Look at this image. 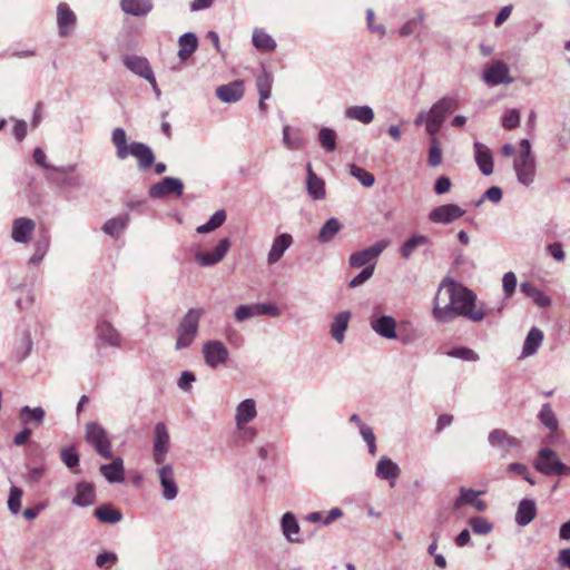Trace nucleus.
Instances as JSON below:
<instances>
[{"label": "nucleus", "mask_w": 570, "mask_h": 570, "mask_svg": "<svg viewBox=\"0 0 570 570\" xmlns=\"http://www.w3.org/2000/svg\"><path fill=\"white\" fill-rule=\"evenodd\" d=\"M111 141L115 146L117 158L125 160L129 156L135 157L138 161V168L140 170H147L155 161L153 149L148 145L139 141L127 144V134L120 127L112 130Z\"/></svg>", "instance_id": "1"}, {"label": "nucleus", "mask_w": 570, "mask_h": 570, "mask_svg": "<svg viewBox=\"0 0 570 570\" xmlns=\"http://www.w3.org/2000/svg\"><path fill=\"white\" fill-rule=\"evenodd\" d=\"M454 296L455 281L444 278L433 298L432 316L438 323L448 324L456 320Z\"/></svg>", "instance_id": "2"}, {"label": "nucleus", "mask_w": 570, "mask_h": 570, "mask_svg": "<svg viewBox=\"0 0 570 570\" xmlns=\"http://www.w3.org/2000/svg\"><path fill=\"white\" fill-rule=\"evenodd\" d=\"M455 312L458 317H465L471 322L478 323L484 320L489 314L485 305L478 302L473 291L455 282Z\"/></svg>", "instance_id": "3"}, {"label": "nucleus", "mask_w": 570, "mask_h": 570, "mask_svg": "<svg viewBox=\"0 0 570 570\" xmlns=\"http://www.w3.org/2000/svg\"><path fill=\"white\" fill-rule=\"evenodd\" d=\"M513 169L518 181L524 186H529L534 180L535 158L531 151V142L528 139L520 141V150L514 158Z\"/></svg>", "instance_id": "4"}, {"label": "nucleus", "mask_w": 570, "mask_h": 570, "mask_svg": "<svg viewBox=\"0 0 570 570\" xmlns=\"http://www.w3.org/2000/svg\"><path fill=\"white\" fill-rule=\"evenodd\" d=\"M204 308H190L183 317L177 328L176 350L180 351L190 346L197 335L199 321L204 315Z\"/></svg>", "instance_id": "5"}, {"label": "nucleus", "mask_w": 570, "mask_h": 570, "mask_svg": "<svg viewBox=\"0 0 570 570\" xmlns=\"http://www.w3.org/2000/svg\"><path fill=\"white\" fill-rule=\"evenodd\" d=\"M533 466L540 473L552 475H569L570 466L561 462L558 453L550 448H542L539 450Z\"/></svg>", "instance_id": "6"}, {"label": "nucleus", "mask_w": 570, "mask_h": 570, "mask_svg": "<svg viewBox=\"0 0 570 570\" xmlns=\"http://www.w3.org/2000/svg\"><path fill=\"white\" fill-rule=\"evenodd\" d=\"M458 107V101L452 97H443L436 101L430 109V118L426 124V132L430 138H436L446 115Z\"/></svg>", "instance_id": "7"}, {"label": "nucleus", "mask_w": 570, "mask_h": 570, "mask_svg": "<svg viewBox=\"0 0 570 570\" xmlns=\"http://www.w3.org/2000/svg\"><path fill=\"white\" fill-rule=\"evenodd\" d=\"M85 439L99 455L105 459H112L111 443L106 430L100 424L97 422L87 423Z\"/></svg>", "instance_id": "8"}, {"label": "nucleus", "mask_w": 570, "mask_h": 570, "mask_svg": "<svg viewBox=\"0 0 570 570\" xmlns=\"http://www.w3.org/2000/svg\"><path fill=\"white\" fill-rule=\"evenodd\" d=\"M371 330L385 340H396V320L383 313L381 307H375L368 318Z\"/></svg>", "instance_id": "9"}, {"label": "nucleus", "mask_w": 570, "mask_h": 570, "mask_svg": "<svg viewBox=\"0 0 570 570\" xmlns=\"http://www.w3.org/2000/svg\"><path fill=\"white\" fill-rule=\"evenodd\" d=\"M387 239H382L373 244L372 246L358 250L350 256L348 263L354 268H361L363 266L375 265L376 259L389 246Z\"/></svg>", "instance_id": "10"}, {"label": "nucleus", "mask_w": 570, "mask_h": 570, "mask_svg": "<svg viewBox=\"0 0 570 570\" xmlns=\"http://www.w3.org/2000/svg\"><path fill=\"white\" fill-rule=\"evenodd\" d=\"M232 246L229 238H222L213 250H197L194 254L196 263L202 267H209L218 264L227 255Z\"/></svg>", "instance_id": "11"}, {"label": "nucleus", "mask_w": 570, "mask_h": 570, "mask_svg": "<svg viewBox=\"0 0 570 570\" xmlns=\"http://www.w3.org/2000/svg\"><path fill=\"white\" fill-rule=\"evenodd\" d=\"M482 78L487 85L492 87L513 82L508 65L500 60L490 63L484 69Z\"/></svg>", "instance_id": "12"}, {"label": "nucleus", "mask_w": 570, "mask_h": 570, "mask_svg": "<svg viewBox=\"0 0 570 570\" xmlns=\"http://www.w3.org/2000/svg\"><path fill=\"white\" fill-rule=\"evenodd\" d=\"M184 183L176 177H165L149 187L148 194L151 198L160 199L168 195L181 196Z\"/></svg>", "instance_id": "13"}, {"label": "nucleus", "mask_w": 570, "mask_h": 570, "mask_svg": "<svg viewBox=\"0 0 570 570\" xmlns=\"http://www.w3.org/2000/svg\"><path fill=\"white\" fill-rule=\"evenodd\" d=\"M203 354L206 364L216 368L218 365L226 363L229 352L223 342L209 341L204 344Z\"/></svg>", "instance_id": "14"}, {"label": "nucleus", "mask_w": 570, "mask_h": 570, "mask_svg": "<svg viewBox=\"0 0 570 570\" xmlns=\"http://www.w3.org/2000/svg\"><path fill=\"white\" fill-rule=\"evenodd\" d=\"M169 451V434L166 425L159 422L155 426L153 456L157 464H163Z\"/></svg>", "instance_id": "15"}, {"label": "nucleus", "mask_w": 570, "mask_h": 570, "mask_svg": "<svg viewBox=\"0 0 570 570\" xmlns=\"http://www.w3.org/2000/svg\"><path fill=\"white\" fill-rule=\"evenodd\" d=\"M465 210L455 204H445L435 207L429 214V219L435 224H451L460 219Z\"/></svg>", "instance_id": "16"}, {"label": "nucleus", "mask_w": 570, "mask_h": 570, "mask_svg": "<svg viewBox=\"0 0 570 570\" xmlns=\"http://www.w3.org/2000/svg\"><path fill=\"white\" fill-rule=\"evenodd\" d=\"M158 479L161 485V495L166 501H173L178 494L175 470L171 464H164L158 469Z\"/></svg>", "instance_id": "17"}, {"label": "nucleus", "mask_w": 570, "mask_h": 570, "mask_svg": "<svg viewBox=\"0 0 570 570\" xmlns=\"http://www.w3.org/2000/svg\"><path fill=\"white\" fill-rule=\"evenodd\" d=\"M77 17L75 12L65 2L57 7V26L60 37H68L71 35L76 27Z\"/></svg>", "instance_id": "18"}, {"label": "nucleus", "mask_w": 570, "mask_h": 570, "mask_svg": "<svg viewBox=\"0 0 570 570\" xmlns=\"http://www.w3.org/2000/svg\"><path fill=\"white\" fill-rule=\"evenodd\" d=\"M36 229V223L28 217H19L12 222L11 238L18 244H27Z\"/></svg>", "instance_id": "19"}, {"label": "nucleus", "mask_w": 570, "mask_h": 570, "mask_svg": "<svg viewBox=\"0 0 570 570\" xmlns=\"http://www.w3.org/2000/svg\"><path fill=\"white\" fill-rule=\"evenodd\" d=\"M488 442L492 448H498L504 452L518 449L521 442L515 436L509 434L505 430L494 429L489 433Z\"/></svg>", "instance_id": "20"}, {"label": "nucleus", "mask_w": 570, "mask_h": 570, "mask_svg": "<svg viewBox=\"0 0 570 570\" xmlns=\"http://www.w3.org/2000/svg\"><path fill=\"white\" fill-rule=\"evenodd\" d=\"M293 237L288 233L277 235L272 243V246L267 253V264L275 265L284 256L285 252L292 246Z\"/></svg>", "instance_id": "21"}, {"label": "nucleus", "mask_w": 570, "mask_h": 570, "mask_svg": "<svg viewBox=\"0 0 570 570\" xmlns=\"http://www.w3.org/2000/svg\"><path fill=\"white\" fill-rule=\"evenodd\" d=\"M480 494V491L470 488H461L459 497L453 502V510H460L463 505H471L476 511H484L487 509V503L479 499Z\"/></svg>", "instance_id": "22"}, {"label": "nucleus", "mask_w": 570, "mask_h": 570, "mask_svg": "<svg viewBox=\"0 0 570 570\" xmlns=\"http://www.w3.org/2000/svg\"><path fill=\"white\" fill-rule=\"evenodd\" d=\"M97 340L111 347H120L122 338L120 333L108 321H100L96 326Z\"/></svg>", "instance_id": "23"}, {"label": "nucleus", "mask_w": 570, "mask_h": 570, "mask_svg": "<svg viewBox=\"0 0 570 570\" xmlns=\"http://www.w3.org/2000/svg\"><path fill=\"white\" fill-rule=\"evenodd\" d=\"M125 66L135 75L146 79L148 82L154 81V71L147 58L140 56H127L124 59Z\"/></svg>", "instance_id": "24"}, {"label": "nucleus", "mask_w": 570, "mask_h": 570, "mask_svg": "<svg viewBox=\"0 0 570 570\" xmlns=\"http://www.w3.org/2000/svg\"><path fill=\"white\" fill-rule=\"evenodd\" d=\"M400 474L401 469L395 462L385 455L381 456L375 468V475L379 479L386 480L391 487H394Z\"/></svg>", "instance_id": "25"}, {"label": "nucleus", "mask_w": 570, "mask_h": 570, "mask_svg": "<svg viewBox=\"0 0 570 570\" xmlns=\"http://www.w3.org/2000/svg\"><path fill=\"white\" fill-rule=\"evenodd\" d=\"M281 529L284 538L291 543H301V527L292 512H286L281 519Z\"/></svg>", "instance_id": "26"}, {"label": "nucleus", "mask_w": 570, "mask_h": 570, "mask_svg": "<svg viewBox=\"0 0 570 570\" xmlns=\"http://www.w3.org/2000/svg\"><path fill=\"white\" fill-rule=\"evenodd\" d=\"M216 96L223 102H236L244 96V82L242 80H236L227 85H222L217 87Z\"/></svg>", "instance_id": "27"}, {"label": "nucleus", "mask_w": 570, "mask_h": 570, "mask_svg": "<svg viewBox=\"0 0 570 570\" xmlns=\"http://www.w3.org/2000/svg\"><path fill=\"white\" fill-rule=\"evenodd\" d=\"M473 148L474 158L480 171L484 176H490L493 173V158L491 150L479 141L474 142Z\"/></svg>", "instance_id": "28"}, {"label": "nucleus", "mask_w": 570, "mask_h": 570, "mask_svg": "<svg viewBox=\"0 0 570 570\" xmlns=\"http://www.w3.org/2000/svg\"><path fill=\"white\" fill-rule=\"evenodd\" d=\"M257 416V405L254 399H245L235 409V424H249Z\"/></svg>", "instance_id": "29"}, {"label": "nucleus", "mask_w": 570, "mask_h": 570, "mask_svg": "<svg viewBox=\"0 0 570 570\" xmlns=\"http://www.w3.org/2000/svg\"><path fill=\"white\" fill-rule=\"evenodd\" d=\"M111 463L102 464L100 466V473L110 483H120L125 479L124 461L117 456L111 459Z\"/></svg>", "instance_id": "30"}, {"label": "nucleus", "mask_w": 570, "mask_h": 570, "mask_svg": "<svg viewBox=\"0 0 570 570\" xmlns=\"http://www.w3.org/2000/svg\"><path fill=\"white\" fill-rule=\"evenodd\" d=\"M125 13L134 17H146L153 10L151 0H120Z\"/></svg>", "instance_id": "31"}, {"label": "nucleus", "mask_w": 570, "mask_h": 570, "mask_svg": "<svg viewBox=\"0 0 570 570\" xmlns=\"http://www.w3.org/2000/svg\"><path fill=\"white\" fill-rule=\"evenodd\" d=\"M351 313L348 311L337 313L331 323V335L338 343H343L345 338V332L348 327V321Z\"/></svg>", "instance_id": "32"}, {"label": "nucleus", "mask_w": 570, "mask_h": 570, "mask_svg": "<svg viewBox=\"0 0 570 570\" xmlns=\"http://www.w3.org/2000/svg\"><path fill=\"white\" fill-rule=\"evenodd\" d=\"M543 337V332L541 330L532 327L524 340L520 357L525 358L534 355L541 346Z\"/></svg>", "instance_id": "33"}, {"label": "nucleus", "mask_w": 570, "mask_h": 570, "mask_svg": "<svg viewBox=\"0 0 570 570\" xmlns=\"http://www.w3.org/2000/svg\"><path fill=\"white\" fill-rule=\"evenodd\" d=\"M537 515L535 503L531 499H523L520 501L517 513L515 522L521 525H528Z\"/></svg>", "instance_id": "34"}, {"label": "nucleus", "mask_w": 570, "mask_h": 570, "mask_svg": "<svg viewBox=\"0 0 570 570\" xmlns=\"http://www.w3.org/2000/svg\"><path fill=\"white\" fill-rule=\"evenodd\" d=\"M306 187L309 196L315 200L325 198V184L313 170L311 165H307V179Z\"/></svg>", "instance_id": "35"}, {"label": "nucleus", "mask_w": 570, "mask_h": 570, "mask_svg": "<svg viewBox=\"0 0 570 570\" xmlns=\"http://www.w3.org/2000/svg\"><path fill=\"white\" fill-rule=\"evenodd\" d=\"M95 502V490L92 484L80 482L76 487V495L72 503L78 507H88Z\"/></svg>", "instance_id": "36"}, {"label": "nucleus", "mask_w": 570, "mask_h": 570, "mask_svg": "<svg viewBox=\"0 0 570 570\" xmlns=\"http://www.w3.org/2000/svg\"><path fill=\"white\" fill-rule=\"evenodd\" d=\"M520 289L524 295L530 297L539 307L546 308L551 305V298L547 296L541 289L535 287L532 283H521Z\"/></svg>", "instance_id": "37"}, {"label": "nucleus", "mask_w": 570, "mask_h": 570, "mask_svg": "<svg viewBox=\"0 0 570 570\" xmlns=\"http://www.w3.org/2000/svg\"><path fill=\"white\" fill-rule=\"evenodd\" d=\"M178 57L181 61L187 60L197 49L198 39L195 33L187 32L180 36L178 40Z\"/></svg>", "instance_id": "38"}, {"label": "nucleus", "mask_w": 570, "mask_h": 570, "mask_svg": "<svg viewBox=\"0 0 570 570\" xmlns=\"http://www.w3.org/2000/svg\"><path fill=\"white\" fill-rule=\"evenodd\" d=\"M540 423L550 432H556L559 429V420L552 410L550 403L542 404L538 415Z\"/></svg>", "instance_id": "39"}, {"label": "nucleus", "mask_w": 570, "mask_h": 570, "mask_svg": "<svg viewBox=\"0 0 570 570\" xmlns=\"http://www.w3.org/2000/svg\"><path fill=\"white\" fill-rule=\"evenodd\" d=\"M345 117L368 125L374 119V111L370 106H353L345 110Z\"/></svg>", "instance_id": "40"}, {"label": "nucleus", "mask_w": 570, "mask_h": 570, "mask_svg": "<svg viewBox=\"0 0 570 570\" xmlns=\"http://www.w3.org/2000/svg\"><path fill=\"white\" fill-rule=\"evenodd\" d=\"M33 159H35L36 164L39 165L40 167L46 168V169H52L56 173H59L62 175H67V174L76 170V165H67V166H59V167L51 166L50 164L47 163V156L41 148H36L33 150Z\"/></svg>", "instance_id": "41"}, {"label": "nucleus", "mask_w": 570, "mask_h": 570, "mask_svg": "<svg viewBox=\"0 0 570 570\" xmlns=\"http://www.w3.org/2000/svg\"><path fill=\"white\" fill-rule=\"evenodd\" d=\"M95 517L100 522L110 523V524L117 523L122 519L121 512L108 504L98 507L95 510Z\"/></svg>", "instance_id": "42"}, {"label": "nucleus", "mask_w": 570, "mask_h": 570, "mask_svg": "<svg viewBox=\"0 0 570 570\" xmlns=\"http://www.w3.org/2000/svg\"><path fill=\"white\" fill-rule=\"evenodd\" d=\"M342 225L338 222L337 218H330L326 220V223L322 226L320 229V233L317 235V239L321 243H328L331 242L334 236L340 232Z\"/></svg>", "instance_id": "43"}, {"label": "nucleus", "mask_w": 570, "mask_h": 570, "mask_svg": "<svg viewBox=\"0 0 570 570\" xmlns=\"http://www.w3.org/2000/svg\"><path fill=\"white\" fill-rule=\"evenodd\" d=\"M430 243L429 237L424 235H413L400 248L401 256L403 258H410L414 250L422 245H428Z\"/></svg>", "instance_id": "44"}, {"label": "nucleus", "mask_w": 570, "mask_h": 570, "mask_svg": "<svg viewBox=\"0 0 570 570\" xmlns=\"http://www.w3.org/2000/svg\"><path fill=\"white\" fill-rule=\"evenodd\" d=\"M256 435V428L248 424H235V441L238 445L253 442Z\"/></svg>", "instance_id": "45"}, {"label": "nucleus", "mask_w": 570, "mask_h": 570, "mask_svg": "<svg viewBox=\"0 0 570 570\" xmlns=\"http://www.w3.org/2000/svg\"><path fill=\"white\" fill-rule=\"evenodd\" d=\"M253 45L262 51H272L276 47L274 39L261 29H255L253 32Z\"/></svg>", "instance_id": "46"}, {"label": "nucleus", "mask_w": 570, "mask_h": 570, "mask_svg": "<svg viewBox=\"0 0 570 570\" xmlns=\"http://www.w3.org/2000/svg\"><path fill=\"white\" fill-rule=\"evenodd\" d=\"M226 217V212L224 209H219L212 215L207 223L198 226L196 232L205 234L215 230L225 223Z\"/></svg>", "instance_id": "47"}, {"label": "nucleus", "mask_w": 570, "mask_h": 570, "mask_svg": "<svg viewBox=\"0 0 570 570\" xmlns=\"http://www.w3.org/2000/svg\"><path fill=\"white\" fill-rule=\"evenodd\" d=\"M283 141L286 148L297 150L303 146V138L298 130H292L289 126L283 128Z\"/></svg>", "instance_id": "48"}, {"label": "nucleus", "mask_w": 570, "mask_h": 570, "mask_svg": "<svg viewBox=\"0 0 570 570\" xmlns=\"http://www.w3.org/2000/svg\"><path fill=\"white\" fill-rule=\"evenodd\" d=\"M49 245H50V240H49L48 236H43L40 239H38L35 243V253L30 257L29 264L30 265H39L43 261V258L48 252Z\"/></svg>", "instance_id": "49"}, {"label": "nucleus", "mask_w": 570, "mask_h": 570, "mask_svg": "<svg viewBox=\"0 0 570 570\" xmlns=\"http://www.w3.org/2000/svg\"><path fill=\"white\" fill-rule=\"evenodd\" d=\"M128 223V216H121V217H116V218H111L109 220H107L104 226H102V230L115 237V236H118L126 227Z\"/></svg>", "instance_id": "50"}, {"label": "nucleus", "mask_w": 570, "mask_h": 570, "mask_svg": "<svg viewBox=\"0 0 570 570\" xmlns=\"http://www.w3.org/2000/svg\"><path fill=\"white\" fill-rule=\"evenodd\" d=\"M46 412L42 407H30V406H23L20 410V416L22 420L26 421H32L38 425H41L45 419Z\"/></svg>", "instance_id": "51"}, {"label": "nucleus", "mask_w": 570, "mask_h": 570, "mask_svg": "<svg viewBox=\"0 0 570 570\" xmlns=\"http://www.w3.org/2000/svg\"><path fill=\"white\" fill-rule=\"evenodd\" d=\"M472 531L479 535H485L493 529L492 523L483 517H473L469 520Z\"/></svg>", "instance_id": "52"}, {"label": "nucleus", "mask_w": 570, "mask_h": 570, "mask_svg": "<svg viewBox=\"0 0 570 570\" xmlns=\"http://www.w3.org/2000/svg\"><path fill=\"white\" fill-rule=\"evenodd\" d=\"M272 83V76L264 70L256 79L259 98L268 99L271 97Z\"/></svg>", "instance_id": "53"}, {"label": "nucleus", "mask_w": 570, "mask_h": 570, "mask_svg": "<svg viewBox=\"0 0 570 570\" xmlns=\"http://www.w3.org/2000/svg\"><path fill=\"white\" fill-rule=\"evenodd\" d=\"M350 174L356 178L364 187H371L375 183L374 175L354 164L350 165Z\"/></svg>", "instance_id": "54"}, {"label": "nucleus", "mask_w": 570, "mask_h": 570, "mask_svg": "<svg viewBox=\"0 0 570 570\" xmlns=\"http://www.w3.org/2000/svg\"><path fill=\"white\" fill-rule=\"evenodd\" d=\"M321 146L327 151H333L336 148V134L331 128H322L318 134Z\"/></svg>", "instance_id": "55"}, {"label": "nucleus", "mask_w": 570, "mask_h": 570, "mask_svg": "<svg viewBox=\"0 0 570 570\" xmlns=\"http://www.w3.org/2000/svg\"><path fill=\"white\" fill-rule=\"evenodd\" d=\"M428 161L432 167H438L442 164V150L438 138H430Z\"/></svg>", "instance_id": "56"}, {"label": "nucleus", "mask_w": 570, "mask_h": 570, "mask_svg": "<svg viewBox=\"0 0 570 570\" xmlns=\"http://www.w3.org/2000/svg\"><path fill=\"white\" fill-rule=\"evenodd\" d=\"M23 492L18 487H11L9 491V498H8V509L11 513L18 514L21 510V499H22Z\"/></svg>", "instance_id": "57"}, {"label": "nucleus", "mask_w": 570, "mask_h": 570, "mask_svg": "<svg viewBox=\"0 0 570 570\" xmlns=\"http://www.w3.org/2000/svg\"><path fill=\"white\" fill-rule=\"evenodd\" d=\"M448 355L451 357H455V358H460V360L469 361V362H476L479 360V355L476 352H474L473 350H471L469 347H464V346L453 347L452 350H450L448 352Z\"/></svg>", "instance_id": "58"}, {"label": "nucleus", "mask_w": 570, "mask_h": 570, "mask_svg": "<svg viewBox=\"0 0 570 570\" xmlns=\"http://www.w3.org/2000/svg\"><path fill=\"white\" fill-rule=\"evenodd\" d=\"M234 316H235L237 322H245V321H247L249 318L256 317L257 316L256 304L239 305L235 309Z\"/></svg>", "instance_id": "59"}, {"label": "nucleus", "mask_w": 570, "mask_h": 570, "mask_svg": "<svg viewBox=\"0 0 570 570\" xmlns=\"http://www.w3.org/2000/svg\"><path fill=\"white\" fill-rule=\"evenodd\" d=\"M62 462L69 468L73 469L79 464V455L73 446L63 448L60 453Z\"/></svg>", "instance_id": "60"}, {"label": "nucleus", "mask_w": 570, "mask_h": 570, "mask_svg": "<svg viewBox=\"0 0 570 570\" xmlns=\"http://www.w3.org/2000/svg\"><path fill=\"white\" fill-rule=\"evenodd\" d=\"M502 127L504 129H514L520 125V112L517 109H509L502 117Z\"/></svg>", "instance_id": "61"}, {"label": "nucleus", "mask_w": 570, "mask_h": 570, "mask_svg": "<svg viewBox=\"0 0 570 570\" xmlns=\"http://www.w3.org/2000/svg\"><path fill=\"white\" fill-rule=\"evenodd\" d=\"M517 276L513 272H507L502 278L503 293L507 298H510L517 288Z\"/></svg>", "instance_id": "62"}, {"label": "nucleus", "mask_w": 570, "mask_h": 570, "mask_svg": "<svg viewBox=\"0 0 570 570\" xmlns=\"http://www.w3.org/2000/svg\"><path fill=\"white\" fill-rule=\"evenodd\" d=\"M374 273V265L366 266L361 273H358L351 282V287H357L365 283L367 279L372 277Z\"/></svg>", "instance_id": "63"}, {"label": "nucleus", "mask_w": 570, "mask_h": 570, "mask_svg": "<svg viewBox=\"0 0 570 570\" xmlns=\"http://www.w3.org/2000/svg\"><path fill=\"white\" fill-rule=\"evenodd\" d=\"M13 136L17 139L18 142H21L28 132V125L24 120L18 119L14 121L13 129H12Z\"/></svg>", "instance_id": "64"}]
</instances>
